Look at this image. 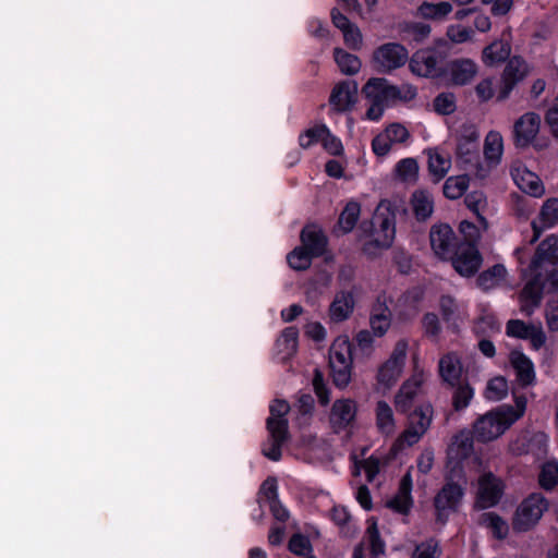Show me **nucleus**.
Masks as SVG:
<instances>
[{
    "instance_id": "54",
    "label": "nucleus",
    "mask_w": 558,
    "mask_h": 558,
    "mask_svg": "<svg viewBox=\"0 0 558 558\" xmlns=\"http://www.w3.org/2000/svg\"><path fill=\"white\" fill-rule=\"evenodd\" d=\"M324 134H326L325 125H318V126L308 129L303 134L300 135V138H299L300 145L303 148H308L313 144L320 142Z\"/></svg>"
},
{
    "instance_id": "62",
    "label": "nucleus",
    "mask_w": 558,
    "mask_h": 558,
    "mask_svg": "<svg viewBox=\"0 0 558 558\" xmlns=\"http://www.w3.org/2000/svg\"><path fill=\"white\" fill-rule=\"evenodd\" d=\"M322 144L324 148L331 155H340L342 153V144L341 142L330 134L329 130L326 128V134L322 137Z\"/></svg>"
},
{
    "instance_id": "20",
    "label": "nucleus",
    "mask_w": 558,
    "mask_h": 558,
    "mask_svg": "<svg viewBox=\"0 0 558 558\" xmlns=\"http://www.w3.org/2000/svg\"><path fill=\"white\" fill-rule=\"evenodd\" d=\"M355 415L356 404L353 400H336L329 415L331 428L335 433H340L354 422Z\"/></svg>"
},
{
    "instance_id": "44",
    "label": "nucleus",
    "mask_w": 558,
    "mask_h": 558,
    "mask_svg": "<svg viewBox=\"0 0 558 558\" xmlns=\"http://www.w3.org/2000/svg\"><path fill=\"white\" fill-rule=\"evenodd\" d=\"M538 219L544 227H553L558 222V198H549L543 204Z\"/></svg>"
},
{
    "instance_id": "24",
    "label": "nucleus",
    "mask_w": 558,
    "mask_h": 558,
    "mask_svg": "<svg viewBox=\"0 0 558 558\" xmlns=\"http://www.w3.org/2000/svg\"><path fill=\"white\" fill-rule=\"evenodd\" d=\"M302 246L313 256H322L327 247V238L323 230L315 226H306L301 232Z\"/></svg>"
},
{
    "instance_id": "46",
    "label": "nucleus",
    "mask_w": 558,
    "mask_h": 558,
    "mask_svg": "<svg viewBox=\"0 0 558 558\" xmlns=\"http://www.w3.org/2000/svg\"><path fill=\"white\" fill-rule=\"evenodd\" d=\"M312 258L313 256L303 246H300L288 255V263L295 270H305L311 266Z\"/></svg>"
},
{
    "instance_id": "15",
    "label": "nucleus",
    "mask_w": 558,
    "mask_h": 558,
    "mask_svg": "<svg viewBox=\"0 0 558 558\" xmlns=\"http://www.w3.org/2000/svg\"><path fill=\"white\" fill-rule=\"evenodd\" d=\"M429 242L434 254L441 260H453V230L448 223H436L429 230Z\"/></svg>"
},
{
    "instance_id": "49",
    "label": "nucleus",
    "mask_w": 558,
    "mask_h": 558,
    "mask_svg": "<svg viewBox=\"0 0 558 558\" xmlns=\"http://www.w3.org/2000/svg\"><path fill=\"white\" fill-rule=\"evenodd\" d=\"M401 32L412 37L414 40L421 41L429 35L430 27L425 23L408 22L401 25Z\"/></svg>"
},
{
    "instance_id": "37",
    "label": "nucleus",
    "mask_w": 558,
    "mask_h": 558,
    "mask_svg": "<svg viewBox=\"0 0 558 558\" xmlns=\"http://www.w3.org/2000/svg\"><path fill=\"white\" fill-rule=\"evenodd\" d=\"M333 57L340 71L345 75H354L361 69V60L341 48L333 49Z\"/></svg>"
},
{
    "instance_id": "10",
    "label": "nucleus",
    "mask_w": 558,
    "mask_h": 558,
    "mask_svg": "<svg viewBox=\"0 0 558 558\" xmlns=\"http://www.w3.org/2000/svg\"><path fill=\"white\" fill-rule=\"evenodd\" d=\"M530 271L532 278L524 284L523 289L519 294L521 303V312L525 315H532L534 308L538 307L543 300V294L548 291L549 283L546 280V275L541 269H527L524 270L523 275Z\"/></svg>"
},
{
    "instance_id": "23",
    "label": "nucleus",
    "mask_w": 558,
    "mask_h": 558,
    "mask_svg": "<svg viewBox=\"0 0 558 558\" xmlns=\"http://www.w3.org/2000/svg\"><path fill=\"white\" fill-rule=\"evenodd\" d=\"M411 490L412 477L408 471L400 481L397 494L386 502L387 507L398 513L408 514L413 505Z\"/></svg>"
},
{
    "instance_id": "17",
    "label": "nucleus",
    "mask_w": 558,
    "mask_h": 558,
    "mask_svg": "<svg viewBox=\"0 0 558 558\" xmlns=\"http://www.w3.org/2000/svg\"><path fill=\"white\" fill-rule=\"evenodd\" d=\"M424 383V373L415 371L414 374L405 380L395 397L396 407L407 412L413 404L414 400L422 393V385Z\"/></svg>"
},
{
    "instance_id": "45",
    "label": "nucleus",
    "mask_w": 558,
    "mask_h": 558,
    "mask_svg": "<svg viewBox=\"0 0 558 558\" xmlns=\"http://www.w3.org/2000/svg\"><path fill=\"white\" fill-rule=\"evenodd\" d=\"M538 483L546 490L553 489L558 483V464L555 462L545 463L541 470Z\"/></svg>"
},
{
    "instance_id": "36",
    "label": "nucleus",
    "mask_w": 558,
    "mask_h": 558,
    "mask_svg": "<svg viewBox=\"0 0 558 558\" xmlns=\"http://www.w3.org/2000/svg\"><path fill=\"white\" fill-rule=\"evenodd\" d=\"M412 209L417 220H426L434 210L430 195L425 191H416L411 198Z\"/></svg>"
},
{
    "instance_id": "41",
    "label": "nucleus",
    "mask_w": 558,
    "mask_h": 558,
    "mask_svg": "<svg viewBox=\"0 0 558 558\" xmlns=\"http://www.w3.org/2000/svg\"><path fill=\"white\" fill-rule=\"evenodd\" d=\"M477 74V65L471 59L456 60V85L469 84Z\"/></svg>"
},
{
    "instance_id": "47",
    "label": "nucleus",
    "mask_w": 558,
    "mask_h": 558,
    "mask_svg": "<svg viewBox=\"0 0 558 558\" xmlns=\"http://www.w3.org/2000/svg\"><path fill=\"white\" fill-rule=\"evenodd\" d=\"M519 187L526 194L531 196H542L544 194V186L534 173L526 172L519 183Z\"/></svg>"
},
{
    "instance_id": "22",
    "label": "nucleus",
    "mask_w": 558,
    "mask_h": 558,
    "mask_svg": "<svg viewBox=\"0 0 558 558\" xmlns=\"http://www.w3.org/2000/svg\"><path fill=\"white\" fill-rule=\"evenodd\" d=\"M501 497L499 481L493 473H486L478 480V504L481 508H488L498 504Z\"/></svg>"
},
{
    "instance_id": "26",
    "label": "nucleus",
    "mask_w": 558,
    "mask_h": 558,
    "mask_svg": "<svg viewBox=\"0 0 558 558\" xmlns=\"http://www.w3.org/2000/svg\"><path fill=\"white\" fill-rule=\"evenodd\" d=\"M434 506L436 510V523L445 525L453 509V484L447 482L441 490L435 496Z\"/></svg>"
},
{
    "instance_id": "13",
    "label": "nucleus",
    "mask_w": 558,
    "mask_h": 558,
    "mask_svg": "<svg viewBox=\"0 0 558 558\" xmlns=\"http://www.w3.org/2000/svg\"><path fill=\"white\" fill-rule=\"evenodd\" d=\"M527 63L520 56L511 57L501 74L500 88L497 100H506L517 84L521 83L529 74Z\"/></svg>"
},
{
    "instance_id": "11",
    "label": "nucleus",
    "mask_w": 558,
    "mask_h": 558,
    "mask_svg": "<svg viewBox=\"0 0 558 558\" xmlns=\"http://www.w3.org/2000/svg\"><path fill=\"white\" fill-rule=\"evenodd\" d=\"M408 351V342L404 339H400L389 359L385 361L378 368L377 372V385L384 389L391 388L400 378Z\"/></svg>"
},
{
    "instance_id": "6",
    "label": "nucleus",
    "mask_w": 558,
    "mask_h": 558,
    "mask_svg": "<svg viewBox=\"0 0 558 558\" xmlns=\"http://www.w3.org/2000/svg\"><path fill=\"white\" fill-rule=\"evenodd\" d=\"M530 269H541L545 272L549 292L558 289V236L548 235L538 244L530 263Z\"/></svg>"
},
{
    "instance_id": "53",
    "label": "nucleus",
    "mask_w": 558,
    "mask_h": 558,
    "mask_svg": "<svg viewBox=\"0 0 558 558\" xmlns=\"http://www.w3.org/2000/svg\"><path fill=\"white\" fill-rule=\"evenodd\" d=\"M344 44L352 50H360L363 45V36L357 25L352 24L342 32Z\"/></svg>"
},
{
    "instance_id": "34",
    "label": "nucleus",
    "mask_w": 558,
    "mask_h": 558,
    "mask_svg": "<svg viewBox=\"0 0 558 558\" xmlns=\"http://www.w3.org/2000/svg\"><path fill=\"white\" fill-rule=\"evenodd\" d=\"M506 275V267L502 264H496L477 276L476 284L483 291H488L497 287L505 279Z\"/></svg>"
},
{
    "instance_id": "43",
    "label": "nucleus",
    "mask_w": 558,
    "mask_h": 558,
    "mask_svg": "<svg viewBox=\"0 0 558 558\" xmlns=\"http://www.w3.org/2000/svg\"><path fill=\"white\" fill-rule=\"evenodd\" d=\"M474 453V437L473 433L463 429L456 435V458L466 459Z\"/></svg>"
},
{
    "instance_id": "39",
    "label": "nucleus",
    "mask_w": 558,
    "mask_h": 558,
    "mask_svg": "<svg viewBox=\"0 0 558 558\" xmlns=\"http://www.w3.org/2000/svg\"><path fill=\"white\" fill-rule=\"evenodd\" d=\"M451 10L452 5L447 1L439 3L423 2L417 8V14L424 19L441 20L448 15Z\"/></svg>"
},
{
    "instance_id": "1",
    "label": "nucleus",
    "mask_w": 558,
    "mask_h": 558,
    "mask_svg": "<svg viewBox=\"0 0 558 558\" xmlns=\"http://www.w3.org/2000/svg\"><path fill=\"white\" fill-rule=\"evenodd\" d=\"M362 93L369 102L366 117L369 120H378L385 107L396 100H412L416 96V89L411 85L400 87L389 84L384 77L369 78L362 88Z\"/></svg>"
},
{
    "instance_id": "4",
    "label": "nucleus",
    "mask_w": 558,
    "mask_h": 558,
    "mask_svg": "<svg viewBox=\"0 0 558 558\" xmlns=\"http://www.w3.org/2000/svg\"><path fill=\"white\" fill-rule=\"evenodd\" d=\"M450 56V47L447 44L436 46L434 49L416 51L410 60L411 71L425 77H439L451 68L447 59Z\"/></svg>"
},
{
    "instance_id": "40",
    "label": "nucleus",
    "mask_w": 558,
    "mask_h": 558,
    "mask_svg": "<svg viewBox=\"0 0 558 558\" xmlns=\"http://www.w3.org/2000/svg\"><path fill=\"white\" fill-rule=\"evenodd\" d=\"M361 213L360 204L350 202L347 204L338 220V227L343 233L352 231Z\"/></svg>"
},
{
    "instance_id": "5",
    "label": "nucleus",
    "mask_w": 558,
    "mask_h": 558,
    "mask_svg": "<svg viewBox=\"0 0 558 558\" xmlns=\"http://www.w3.org/2000/svg\"><path fill=\"white\" fill-rule=\"evenodd\" d=\"M352 344L349 337L340 336L329 349V368L333 384L339 388L349 385L352 375Z\"/></svg>"
},
{
    "instance_id": "55",
    "label": "nucleus",
    "mask_w": 558,
    "mask_h": 558,
    "mask_svg": "<svg viewBox=\"0 0 558 558\" xmlns=\"http://www.w3.org/2000/svg\"><path fill=\"white\" fill-rule=\"evenodd\" d=\"M459 231L463 236V240L460 243L477 245L480 240V230L474 223L468 220H462L459 225Z\"/></svg>"
},
{
    "instance_id": "56",
    "label": "nucleus",
    "mask_w": 558,
    "mask_h": 558,
    "mask_svg": "<svg viewBox=\"0 0 558 558\" xmlns=\"http://www.w3.org/2000/svg\"><path fill=\"white\" fill-rule=\"evenodd\" d=\"M392 144H402L408 141L410 133L401 123H391L385 130Z\"/></svg>"
},
{
    "instance_id": "25",
    "label": "nucleus",
    "mask_w": 558,
    "mask_h": 558,
    "mask_svg": "<svg viewBox=\"0 0 558 558\" xmlns=\"http://www.w3.org/2000/svg\"><path fill=\"white\" fill-rule=\"evenodd\" d=\"M367 543L373 558H379L385 554V543L380 538L376 521L372 520L363 542L357 544L353 550V558H364V544Z\"/></svg>"
},
{
    "instance_id": "64",
    "label": "nucleus",
    "mask_w": 558,
    "mask_h": 558,
    "mask_svg": "<svg viewBox=\"0 0 558 558\" xmlns=\"http://www.w3.org/2000/svg\"><path fill=\"white\" fill-rule=\"evenodd\" d=\"M546 322L549 330H558V300L556 302L548 303V308L546 311Z\"/></svg>"
},
{
    "instance_id": "60",
    "label": "nucleus",
    "mask_w": 558,
    "mask_h": 558,
    "mask_svg": "<svg viewBox=\"0 0 558 558\" xmlns=\"http://www.w3.org/2000/svg\"><path fill=\"white\" fill-rule=\"evenodd\" d=\"M499 328L500 326L498 320L492 315L480 317L475 325V330L478 335H485L488 331L497 332L499 331Z\"/></svg>"
},
{
    "instance_id": "14",
    "label": "nucleus",
    "mask_w": 558,
    "mask_h": 558,
    "mask_svg": "<svg viewBox=\"0 0 558 558\" xmlns=\"http://www.w3.org/2000/svg\"><path fill=\"white\" fill-rule=\"evenodd\" d=\"M483 265V255L477 245L456 244V272L462 277H474Z\"/></svg>"
},
{
    "instance_id": "57",
    "label": "nucleus",
    "mask_w": 558,
    "mask_h": 558,
    "mask_svg": "<svg viewBox=\"0 0 558 558\" xmlns=\"http://www.w3.org/2000/svg\"><path fill=\"white\" fill-rule=\"evenodd\" d=\"M288 547L290 551L299 556H306L312 549L308 538L301 534L292 535Z\"/></svg>"
},
{
    "instance_id": "7",
    "label": "nucleus",
    "mask_w": 558,
    "mask_h": 558,
    "mask_svg": "<svg viewBox=\"0 0 558 558\" xmlns=\"http://www.w3.org/2000/svg\"><path fill=\"white\" fill-rule=\"evenodd\" d=\"M548 507L549 504L543 494L533 493L529 495L514 512L512 519L513 531L521 533L533 529Z\"/></svg>"
},
{
    "instance_id": "59",
    "label": "nucleus",
    "mask_w": 558,
    "mask_h": 558,
    "mask_svg": "<svg viewBox=\"0 0 558 558\" xmlns=\"http://www.w3.org/2000/svg\"><path fill=\"white\" fill-rule=\"evenodd\" d=\"M438 545L433 539L421 543L415 547L412 558H438Z\"/></svg>"
},
{
    "instance_id": "8",
    "label": "nucleus",
    "mask_w": 558,
    "mask_h": 558,
    "mask_svg": "<svg viewBox=\"0 0 558 558\" xmlns=\"http://www.w3.org/2000/svg\"><path fill=\"white\" fill-rule=\"evenodd\" d=\"M433 408L430 404H423L410 413L408 426L396 439L393 449L402 450L420 441L430 426Z\"/></svg>"
},
{
    "instance_id": "32",
    "label": "nucleus",
    "mask_w": 558,
    "mask_h": 558,
    "mask_svg": "<svg viewBox=\"0 0 558 558\" xmlns=\"http://www.w3.org/2000/svg\"><path fill=\"white\" fill-rule=\"evenodd\" d=\"M428 169L437 181L442 179L451 167V159L448 154H444L439 148H429L427 150Z\"/></svg>"
},
{
    "instance_id": "33",
    "label": "nucleus",
    "mask_w": 558,
    "mask_h": 558,
    "mask_svg": "<svg viewBox=\"0 0 558 558\" xmlns=\"http://www.w3.org/2000/svg\"><path fill=\"white\" fill-rule=\"evenodd\" d=\"M298 329L294 327L286 328L277 339L276 347L278 354L283 361L290 359L298 349Z\"/></svg>"
},
{
    "instance_id": "63",
    "label": "nucleus",
    "mask_w": 558,
    "mask_h": 558,
    "mask_svg": "<svg viewBox=\"0 0 558 558\" xmlns=\"http://www.w3.org/2000/svg\"><path fill=\"white\" fill-rule=\"evenodd\" d=\"M435 110L440 114H450L453 112V100L450 94H440L434 101Z\"/></svg>"
},
{
    "instance_id": "19",
    "label": "nucleus",
    "mask_w": 558,
    "mask_h": 558,
    "mask_svg": "<svg viewBox=\"0 0 558 558\" xmlns=\"http://www.w3.org/2000/svg\"><path fill=\"white\" fill-rule=\"evenodd\" d=\"M506 333L518 339H529L534 349H539L546 342V336L541 327L526 324L520 319H510L506 325Z\"/></svg>"
},
{
    "instance_id": "16",
    "label": "nucleus",
    "mask_w": 558,
    "mask_h": 558,
    "mask_svg": "<svg viewBox=\"0 0 558 558\" xmlns=\"http://www.w3.org/2000/svg\"><path fill=\"white\" fill-rule=\"evenodd\" d=\"M541 117L535 112L521 116L513 125V143L517 148H526L533 144L539 132Z\"/></svg>"
},
{
    "instance_id": "50",
    "label": "nucleus",
    "mask_w": 558,
    "mask_h": 558,
    "mask_svg": "<svg viewBox=\"0 0 558 558\" xmlns=\"http://www.w3.org/2000/svg\"><path fill=\"white\" fill-rule=\"evenodd\" d=\"M290 407L284 400H275L270 405V416L266 421V425L272 421L274 423L284 422V429H288V420L286 415L289 413Z\"/></svg>"
},
{
    "instance_id": "52",
    "label": "nucleus",
    "mask_w": 558,
    "mask_h": 558,
    "mask_svg": "<svg viewBox=\"0 0 558 558\" xmlns=\"http://www.w3.org/2000/svg\"><path fill=\"white\" fill-rule=\"evenodd\" d=\"M473 398V389L468 383L456 384V411L466 408Z\"/></svg>"
},
{
    "instance_id": "18",
    "label": "nucleus",
    "mask_w": 558,
    "mask_h": 558,
    "mask_svg": "<svg viewBox=\"0 0 558 558\" xmlns=\"http://www.w3.org/2000/svg\"><path fill=\"white\" fill-rule=\"evenodd\" d=\"M356 292V287L352 286L350 290H340L336 293L328 310L329 317L332 322H344L352 315L355 306Z\"/></svg>"
},
{
    "instance_id": "61",
    "label": "nucleus",
    "mask_w": 558,
    "mask_h": 558,
    "mask_svg": "<svg viewBox=\"0 0 558 558\" xmlns=\"http://www.w3.org/2000/svg\"><path fill=\"white\" fill-rule=\"evenodd\" d=\"M392 143H391V140L390 137H388V135L386 134L385 131H383L381 133H379L374 140H373V143H372V147H373V151L377 155V156H385L387 155L391 147H392Z\"/></svg>"
},
{
    "instance_id": "58",
    "label": "nucleus",
    "mask_w": 558,
    "mask_h": 558,
    "mask_svg": "<svg viewBox=\"0 0 558 558\" xmlns=\"http://www.w3.org/2000/svg\"><path fill=\"white\" fill-rule=\"evenodd\" d=\"M313 387H314L315 393H316L319 402L323 405L328 404V402L330 400L329 391L324 383V375L318 368H316L314 371Z\"/></svg>"
},
{
    "instance_id": "31",
    "label": "nucleus",
    "mask_w": 558,
    "mask_h": 558,
    "mask_svg": "<svg viewBox=\"0 0 558 558\" xmlns=\"http://www.w3.org/2000/svg\"><path fill=\"white\" fill-rule=\"evenodd\" d=\"M376 427L385 436L396 432V421L392 408L386 401H378L375 407Z\"/></svg>"
},
{
    "instance_id": "12",
    "label": "nucleus",
    "mask_w": 558,
    "mask_h": 558,
    "mask_svg": "<svg viewBox=\"0 0 558 558\" xmlns=\"http://www.w3.org/2000/svg\"><path fill=\"white\" fill-rule=\"evenodd\" d=\"M372 59L376 71L389 73L407 63L409 52L398 43H388L376 48Z\"/></svg>"
},
{
    "instance_id": "2",
    "label": "nucleus",
    "mask_w": 558,
    "mask_h": 558,
    "mask_svg": "<svg viewBox=\"0 0 558 558\" xmlns=\"http://www.w3.org/2000/svg\"><path fill=\"white\" fill-rule=\"evenodd\" d=\"M456 168L480 180L489 175V168L481 161L478 129L472 122L463 123L456 134Z\"/></svg>"
},
{
    "instance_id": "30",
    "label": "nucleus",
    "mask_w": 558,
    "mask_h": 558,
    "mask_svg": "<svg viewBox=\"0 0 558 558\" xmlns=\"http://www.w3.org/2000/svg\"><path fill=\"white\" fill-rule=\"evenodd\" d=\"M511 53V46L504 40H495L483 49L482 60L488 65L493 66L509 60Z\"/></svg>"
},
{
    "instance_id": "29",
    "label": "nucleus",
    "mask_w": 558,
    "mask_h": 558,
    "mask_svg": "<svg viewBox=\"0 0 558 558\" xmlns=\"http://www.w3.org/2000/svg\"><path fill=\"white\" fill-rule=\"evenodd\" d=\"M509 359L517 373L518 381L523 387L531 385L535 379L534 367L531 360L518 350L511 351Z\"/></svg>"
},
{
    "instance_id": "48",
    "label": "nucleus",
    "mask_w": 558,
    "mask_h": 558,
    "mask_svg": "<svg viewBox=\"0 0 558 558\" xmlns=\"http://www.w3.org/2000/svg\"><path fill=\"white\" fill-rule=\"evenodd\" d=\"M508 391V384L507 380L499 376L490 379L488 381L485 396L489 400H501L504 397H506Z\"/></svg>"
},
{
    "instance_id": "35",
    "label": "nucleus",
    "mask_w": 558,
    "mask_h": 558,
    "mask_svg": "<svg viewBox=\"0 0 558 558\" xmlns=\"http://www.w3.org/2000/svg\"><path fill=\"white\" fill-rule=\"evenodd\" d=\"M391 313L389 308L378 302L374 307L371 315L369 324L373 332L376 336H383L390 327Z\"/></svg>"
},
{
    "instance_id": "38",
    "label": "nucleus",
    "mask_w": 558,
    "mask_h": 558,
    "mask_svg": "<svg viewBox=\"0 0 558 558\" xmlns=\"http://www.w3.org/2000/svg\"><path fill=\"white\" fill-rule=\"evenodd\" d=\"M480 523L489 529L498 539H504L508 535V523L495 512L483 513Z\"/></svg>"
},
{
    "instance_id": "51",
    "label": "nucleus",
    "mask_w": 558,
    "mask_h": 558,
    "mask_svg": "<svg viewBox=\"0 0 558 558\" xmlns=\"http://www.w3.org/2000/svg\"><path fill=\"white\" fill-rule=\"evenodd\" d=\"M438 373L444 384L449 388L453 387V357L450 353L445 354L438 364Z\"/></svg>"
},
{
    "instance_id": "3",
    "label": "nucleus",
    "mask_w": 558,
    "mask_h": 558,
    "mask_svg": "<svg viewBox=\"0 0 558 558\" xmlns=\"http://www.w3.org/2000/svg\"><path fill=\"white\" fill-rule=\"evenodd\" d=\"M383 205H379L373 221L363 222L361 229L371 232L369 239L363 244V251L368 255H376L379 251L391 246L395 239V217L390 213H383Z\"/></svg>"
},
{
    "instance_id": "21",
    "label": "nucleus",
    "mask_w": 558,
    "mask_h": 558,
    "mask_svg": "<svg viewBox=\"0 0 558 558\" xmlns=\"http://www.w3.org/2000/svg\"><path fill=\"white\" fill-rule=\"evenodd\" d=\"M267 430L269 439L262 452L266 458L278 461L281 458V447L289 438V430L284 429V422L274 423L272 421L267 424Z\"/></svg>"
},
{
    "instance_id": "28",
    "label": "nucleus",
    "mask_w": 558,
    "mask_h": 558,
    "mask_svg": "<svg viewBox=\"0 0 558 558\" xmlns=\"http://www.w3.org/2000/svg\"><path fill=\"white\" fill-rule=\"evenodd\" d=\"M356 85L349 82L338 84L331 92L329 102L337 111L348 110L355 101Z\"/></svg>"
},
{
    "instance_id": "9",
    "label": "nucleus",
    "mask_w": 558,
    "mask_h": 558,
    "mask_svg": "<svg viewBox=\"0 0 558 558\" xmlns=\"http://www.w3.org/2000/svg\"><path fill=\"white\" fill-rule=\"evenodd\" d=\"M514 422L515 416L508 418L499 407L475 421L474 434L478 441L488 442L501 436Z\"/></svg>"
},
{
    "instance_id": "42",
    "label": "nucleus",
    "mask_w": 558,
    "mask_h": 558,
    "mask_svg": "<svg viewBox=\"0 0 558 558\" xmlns=\"http://www.w3.org/2000/svg\"><path fill=\"white\" fill-rule=\"evenodd\" d=\"M398 178L407 183H415L418 175V163L414 158L400 160L396 166Z\"/></svg>"
},
{
    "instance_id": "27",
    "label": "nucleus",
    "mask_w": 558,
    "mask_h": 558,
    "mask_svg": "<svg viewBox=\"0 0 558 558\" xmlns=\"http://www.w3.org/2000/svg\"><path fill=\"white\" fill-rule=\"evenodd\" d=\"M504 151L502 136L499 132L490 131L484 141V157L486 165L484 167L489 168V172L493 168L500 163Z\"/></svg>"
}]
</instances>
